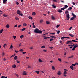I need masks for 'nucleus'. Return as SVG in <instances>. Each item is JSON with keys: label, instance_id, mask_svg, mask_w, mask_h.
Returning <instances> with one entry per match:
<instances>
[{"label": "nucleus", "instance_id": "1", "mask_svg": "<svg viewBox=\"0 0 78 78\" xmlns=\"http://www.w3.org/2000/svg\"><path fill=\"white\" fill-rule=\"evenodd\" d=\"M66 41V42H66V44H73V45H71V46H72V47H74V44H73V43H72V41Z\"/></svg>", "mask_w": 78, "mask_h": 78}, {"label": "nucleus", "instance_id": "2", "mask_svg": "<svg viewBox=\"0 0 78 78\" xmlns=\"http://www.w3.org/2000/svg\"><path fill=\"white\" fill-rule=\"evenodd\" d=\"M17 14H19L20 16H23V14H22V13L21 11H20V10H17Z\"/></svg>", "mask_w": 78, "mask_h": 78}, {"label": "nucleus", "instance_id": "3", "mask_svg": "<svg viewBox=\"0 0 78 78\" xmlns=\"http://www.w3.org/2000/svg\"><path fill=\"white\" fill-rule=\"evenodd\" d=\"M39 30V29H37V28L34 30V33H38Z\"/></svg>", "mask_w": 78, "mask_h": 78}, {"label": "nucleus", "instance_id": "4", "mask_svg": "<svg viewBox=\"0 0 78 78\" xmlns=\"http://www.w3.org/2000/svg\"><path fill=\"white\" fill-rule=\"evenodd\" d=\"M66 17L67 20H69V19H70V15H69V14L66 15Z\"/></svg>", "mask_w": 78, "mask_h": 78}, {"label": "nucleus", "instance_id": "5", "mask_svg": "<svg viewBox=\"0 0 78 78\" xmlns=\"http://www.w3.org/2000/svg\"><path fill=\"white\" fill-rule=\"evenodd\" d=\"M64 74L66 75V74H67V73L66 72H67V71H68V70L66 69H64Z\"/></svg>", "mask_w": 78, "mask_h": 78}, {"label": "nucleus", "instance_id": "6", "mask_svg": "<svg viewBox=\"0 0 78 78\" xmlns=\"http://www.w3.org/2000/svg\"><path fill=\"white\" fill-rule=\"evenodd\" d=\"M70 39V37H61V39H62V40H64V39Z\"/></svg>", "mask_w": 78, "mask_h": 78}, {"label": "nucleus", "instance_id": "7", "mask_svg": "<svg viewBox=\"0 0 78 78\" xmlns=\"http://www.w3.org/2000/svg\"><path fill=\"white\" fill-rule=\"evenodd\" d=\"M61 72L60 71H59L57 73V75H61Z\"/></svg>", "mask_w": 78, "mask_h": 78}, {"label": "nucleus", "instance_id": "8", "mask_svg": "<svg viewBox=\"0 0 78 78\" xmlns=\"http://www.w3.org/2000/svg\"><path fill=\"white\" fill-rule=\"evenodd\" d=\"M72 14L73 16V17H74V18H76V15H75V14H74V13H72Z\"/></svg>", "mask_w": 78, "mask_h": 78}, {"label": "nucleus", "instance_id": "9", "mask_svg": "<svg viewBox=\"0 0 78 78\" xmlns=\"http://www.w3.org/2000/svg\"><path fill=\"white\" fill-rule=\"evenodd\" d=\"M69 67L71 69H72V70H73V69H74L73 66L72 65L70 66Z\"/></svg>", "mask_w": 78, "mask_h": 78}, {"label": "nucleus", "instance_id": "10", "mask_svg": "<svg viewBox=\"0 0 78 78\" xmlns=\"http://www.w3.org/2000/svg\"><path fill=\"white\" fill-rule=\"evenodd\" d=\"M6 2H7V0H3V3L4 4H5Z\"/></svg>", "mask_w": 78, "mask_h": 78}, {"label": "nucleus", "instance_id": "11", "mask_svg": "<svg viewBox=\"0 0 78 78\" xmlns=\"http://www.w3.org/2000/svg\"><path fill=\"white\" fill-rule=\"evenodd\" d=\"M38 33H39L40 34H41V33H42V31L39 30Z\"/></svg>", "mask_w": 78, "mask_h": 78}, {"label": "nucleus", "instance_id": "12", "mask_svg": "<svg viewBox=\"0 0 78 78\" xmlns=\"http://www.w3.org/2000/svg\"><path fill=\"white\" fill-rule=\"evenodd\" d=\"M15 60H17V56H15L14 58Z\"/></svg>", "mask_w": 78, "mask_h": 78}, {"label": "nucleus", "instance_id": "13", "mask_svg": "<svg viewBox=\"0 0 78 78\" xmlns=\"http://www.w3.org/2000/svg\"><path fill=\"white\" fill-rule=\"evenodd\" d=\"M58 12H62V11L59 9L58 10Z\"/></svg>", "mask_w": 78, "mask_h": 78}, {"label": "nucleus", "instance_id": "14", "mask_svg": "<svg viewBox=\"0 0 78 78\" xmlns=\"http://www.w3.org/2000/svg\"><path fill=\"white\" fill-rule=\"evenodd\" d=\"M51 19H53V20H55V18L53 16H52Z\"/></svg>", "mask_w": 78, "mask_h": 78}, {"label": "nucleus", "instance_id": "15", "mask_svg": "<svg viewBox=\"0 0 78 78\" xmlns=\"http://www.w3.org/2000/svg\"><path fill=\"white\" fill-rule=\"evenodd\" d=\"M1 78H7V76L5 77V76H1Z\"/></svg>", "mask_w": 78, "mask_h": 78}, {"label": "nucleus", "instance_id": "16", "mask_svg": "<svg viewBox=\"0 0 78 78\" xmlns=\"http://www.w3.org/2000/svg\"><path fill=\"white\" fill-rule=\"evenodd\" d=\"M32 15L33 16H35V15H36V13L34 12H33L32 13Z\"/></svg>", "mask_w": 78, "mask_h": 78}, {"label": "nucleus", "instance_id": "17", "mask_svg": "<svg viewBox=\"0 0 78 78\" xmlns=\"http://www.w3.org/2000/svg\"><path fill=\"white\" fill-rule=\"evenodd\" d=\"M3 16L4 17H8V15H6V14H5V13H4V14H3Z\"/></svg>", "mask_w": 78, "mask_h": 78}, {"label": "nucleus", "instance_id": "18", "mask_svg": "<svg viewBox=\"0 0 78 78\" xmlns=\"http://www.w3.org/2000/svg\"><path fill=\"white\" fill-rule=\"evenodd\" d=\"M6 27L8 28H9V24H7L6 26Z\"/></svg>", "mask_w": 78, "mask_h": 78}, {"label": "nucleus", "instance_id": "19", "mask_svg": "<svg viewBox=\"0 0 78 78\" xmlns=\"http://www.w3.org/2000/svg\"><path fill=\"white\" fill-rule=\"evenodd\" d=\"M12 67L13 68H16V65H13L12 66Z\"/></svg>", "mask_w": 78, "mask_h": 78}, {"label": "nucleus", "instance_id": "20", "mask_svg": "<svg viewBox=\"0 0 78 78\" xmlns=\"http://www.w3.org/2000/svg\"><path fill=\"white\" fill-rule=\"evenodd\" d=\"M75 18H74V17H72L70 19V20H74V19H75Z\"/></svg>", "mask_w": 78, "mask_h": 78}, {"label": "nucleus", "instance_id": "21", "mask_svg": "<svg viewBox=\"0 0 78 78\" xmlns=\"http://www.w3.org/2000/svg\"><path fill=\"white\" fill-rule=\"evenodd\" d=\"M23 26H24V27H26L27 25V24L25 23H24L23 24Z\"/></svg>", "mask_w": 78, "mask_h": 78}, {"label": "nucleus", "instance_id": "22", "mask_svg": "<svg viewBox=\"0 0 78 78\" xmlns=\"http://www.w3.org/2000/svg\"><path fill=\"white\" fill-rule=\"evenodd\" d=\"M49 36L50 37H52V38H55V36L52 35V36Z\"/></svg>", "mask_w": 78, "mask_h": 78}, {"label": "nucleus", "instance_id": "23", "mask_svg": "<svg viewBox=\"0 0 78 78\" xmlns=\"http://www.w3.org/2000/svg\"><path fill=\"white\" fill-rule=\"evenodd\" d=\"M3 29H2L0 30V34L2 33L3 32Z\"/></svg>", "mask_w": 78, "mask_h": 78}, {"label": "nucleus", "instance_id": "24", "mask_svg": "<svg viewBox=\"0 0 78 78\" xmlns=\"http://www.w3.org/2000/svg\"><path fill=\"white\" fill-rule=\"evenodd\" d=\"M74 47H78V44H74Z\"/></svg>", "mask_w": 78, "mask_h": 78}, {"label": "nucleus", "instance_id": "25", "mask_svg": "<svg viewBox=\"0 0 78 78\" xmlns=\"http://www.w3.org/2000/svg\"><path fill=\"white\" fill-rule=\"evenodd\" d=\"M64 7L65 8H66V9H67V8H68V6L67 5H65Z\"/></svg>", "mask_w": 78, "mask_h": 78}, {"label": "nucleus", "instance_id": "26", "mask_svg": "<svg viewBox=\"0 0 78 78\" xmlns=\"http://www.w3.org/2000/svg\"><path fill=\"white\" fill-rule=\"evenodd\" d=\"M60 9H61V10H64V9H66V8H65V7H63V8H61Z\"/></svg>", "mask_w": 78, "mask_h": 78}, {"label": "nucleus", "instance_id": "27", "mask_svg": "<svg viewBox=\"0 0 78 78\" xmlns=\"http://www.w3.org/2000/svg\"><path fill=\"white\" fill-rule=\"evenodd\" d=\"M23 37H24V36H23V35H22L20 36V38L22 39Z\"/></svg>", "mask_w": 78, "mask_h": 78}, {"label": "nucleus", "instance_id": "28", "mask_svg": "<svg viewBox=\"0 0 78 78\" xmlns=\"http://www.w3.org/2000/svg\"><path fill=\"white\" fill-rule=\"evenodd\" d=\"M28 18L29 19H31V20H32V19H33V18L31 16H29Z\"/></svg>", "mask_w": 78, "mask_h": 78}, {"label": "nucleus", "instance_id": "29", "mask_svg": "<svg viewBox=\"0 0 78 78\" xmlns=\"http://www.w3.org/2000/svg\"><path fill=\"white\" fill-rule=\"evenodd\" d=\"M72 9V7H69L68 9V10H71Z\"/></svg>", "mask_w": 78, "mask_h": 78}, {"label": "nucleus", "instance_id": "30", "mask_svg": "<svg viewBox=\"0 0 78 78\" xmlns=\"http://www.w3.org/2000/svg\"><path fill=\"white\" fill-rule=\"evenodd\" d=\"M55 33H50V34H51V35H54V34H55Z\"/></svg>", "mask_w": 78, "mask_h": 78}, {"label": "nucleus", "instance_id": "31", "mask_svg": "<svg viewBox=\"0 0 78 78\" xmlns=\"http://www.w3.org/2000/svg\"><path fill=\"white\" fill-rule=\"evenodd\" d=\"M6 45H7V44H5L4 45H3V47L4 48H5V47H6Z\"/></svg>", "mask_w": 78, "mask_h": 78}, {"label": "nucleus", "instance_id": "32", "mask_svg": "<svg viewBox=\"0 0 78 78\" xmlns=\"http://www.w3.org/2000/svg\"><path fill=\"white\" fill-rule=\"evenodd\" d=\"M65 14H69V11L67 10L66 11Z\"/></svg>", "mask_w": 78, "mask_h": 78}, {"label": "nucleus", "instance_id": "33", "mask_svg": "<svg viewBox=\"0 0 78 78\" xmlns=\"http://www.w3.org/2000/svg\"><path fill=\"white\" fill-rule=\"evenodd\" d=\"M35 72L36 73H37V74H39V71H35Z\"/></svg>", "mask_w": 78, "mask_h": 78}, {"label": "nucleus", "instance_id": "34", "mask_svg": "<svg viewBox=\"0 0 78 78\" xmlns=\"http://www.w3.org/2000/svg\"><path fill=\"white\" fill-rule=\"evenodd\" d=\"M58 61H60V62H61V61H62L61 59V58H58Z\"/></svg>", "mask_w": 78, "mask_h": 78}, {"label": "nucleus", "instance_id": "35", "mask_svg": "<svg viewBox=\"0 0 78 78\" xmlns=\"http://www.w3.org/2000/svg\"><path fill=\"white\" fill-rule=\"evenodd\" d=\"M46 23L47 24H48V25L50 24V22L48 21H47Z\"/></svg>", "mask_w": 78, "mask_h": 78}, {"label": "nucleus", "instance_id": "36", "mask_svg": "<svg viewBox=\"0 0 78 78\" xmlns=\"http://www.w3.org/2000/svg\"><path fill=\"white\" fill-rule=\"evenodd\" d=\"M13 47V46H12V45L11 44L10 47V48L11 49Z\"/></svg>", "mask_w": 78, "mask_h": 78}, {"label": "nucleus", "instance_id": "37", "mask_svg": "<svg viewBox=\"0 0 78 78\" xmlns=\"http://www.w3.org/2000/svg\"><path fill=\"white\" fill-rule=\"evenodd\" d=\"M69 35L70 36H71V37H73V36H74V35H72V34H69Z\"/></svg>", "mask_w": 78, "mask_h": 78}, {"label": "nucleus", "instance_id": "38", "mask_svg": "<svg viewBox=\"0 0 78 78\" xmlns=\"http://www.w3.org/2000/svg\"><path fill=\"white\" fill-rule=\"evenodd\" d=\"M16 20H19V18L18 17H16L15 18Z\"/></svg>", "mask_w": 78, "mask_h": 78}, {"label": "nucleus", "instance_id": "39", "mask_svg": "<svg viewBox=\"0 0 78 78\" xmlns=\"http://www.w3.org/2000/svg\"><path fill=\"white\" fill-rule=\"evenodd\" d=\"M39 62H42V60H41V59L40 58L39 59Z\"/></svg>", "mask_w": 78, "mask_h": 78}, {"label": "nucleus", "instance_id": "40", "mask_svg": "<svg viewBox=\"0 0 78 78\" xmlns=\"http://www.w3.org/2000/svg\"><path fill=\"white\" fill-rule=\"evenodd\" d=\"M52 69H53V70H55V68L54 66H52Z\"/></svg>", "mask_w": 78, "mask_h": 78}, {"label": "nucleus", "instance_id": "41", "mask_svg": "<svg viewBox=\"0 0 78 78\" xmlns=\"http://www.w3.org/2000/svg\"><path fill=\"white\" fill-rule=\"evenodd\" d=\"M72 41L74 42H78V41L74 40H72Z\"/></svg>", "mask_w": 78, "mask_h": 78}, {"label": "nucleus", "instance_id": "42", "mask_svg": "<svg viewBox=\"0 0 78 78\" xmlns=\"http://www.w3.org/2000/svg\"><path fill=\"white\" fill-rule=\"evenodd\" d=\"M23 75H27V73L25 72V71H24L23 72Z\"/></svg>", "mask_w": 78, "mask_h": 78}, {"label": "nucleus", "instance_id": "43", "mask_svg": "<svg viewBox=\"0 0 78 78\" xmlns=\"http://www.w3.org/2000/svg\"><path fill=\"white\" fill-rule=\"evenodd\" d=\"M41 48H45V46H43L42 47H41Z\"/></svg>", "mask_w": 78, "mask_h": 78}, {"label": "nucleus", "instance_id": "44", "mask_svg": "<svg viewBox=\"0 0 78 78\" xmlns=\"http://www.w3.org/2000/svg\"><path fill=\"white\" fill-rule=\"evenodd\" d=\"M52 6L53 7V8H56V6L54 5H52Z\"/></svg>", "mask_w": 78, "mask_h": 78}, {"label": "nucleus", "instance_id": "45", "mask_svg": "<svg viewBox=\"0 0 78 78\" xmlns=\"http://www.w3.org/2000/svg\"><path fill=\"white\" fill-rule=\"evenodd\" d=\"M59 26H60V25H57L56 26L57 28H58L59 27Z\"/></svg>", "mask_w": 78, "mask_h": 78}, {"label": "nucleus", "instance_id": "46", "mask_svg": "<svg viewBox=\"0 0 78 78\" xmlns=\"http://www.w3.org/2000/svg\"><path fill=\"white\" fill-rule=\"evenodd\" d=\"M20 51L22 52V51H23V50L22 49H21L20 50Z\"/></svg>", "mask_w": 78, "mask_h": 78}, {"label": "nucleus", "instance_id": "47", "mask_svg": "<svg viewBox=\"0 0 78 78\" xmlns=\"http://www.w3.org/2000/svg\"><path fill=\"white\" fill-rule=\"evenodd\" d=\"M43 20H40V23H42V22H43Z\"/></svg>", "mask_w": 78, "mask_h": 78}, {"label": "nucleus", "instance_id": "48", "mask_svg": "<svg viewBox=\"0 0 78 78\" xmlns=\"http://www.w3.org/2000/svg\"><path fill=\"white\" fill-rule=\"evenodd\" d=\"M13 37L14 39H15L16 38V36H13Z\"/></svg>", "mask_w": 78, "mask_h": 78}, {"label": "nucleus", "instance_id": "49", "mask_svg": "<svg viewBox=\"0 0 78 78\" xmlns=\"http://www.w3.org/2000/svg\"><path fill=\"white\" fill-rule=\"evenodd\" d=\"M75 48H76V47H73L72 49V50H75Z\"/></svg>", "mask_w": 78, "mask_h": 78}, {"label": "nucleus", "instance_id": "50", "mask_svg": "<svg viewBox=\"0 0 78 78\" xmlns=\"http://www.w3.org/2000/svg\"><path fill=\"white\" fill-rule=\"evenodd\" d=\"M16 62L17 63H20V61H19L18 60H16Z\"/></svg>", "mask_w": 78, "mask_h": 78}, {"label": "nucleus", "instance_id": "51", "mask_svg": "<svg viewBox=\"0 0 78 78\" xmlns=\"http://www.w3.org/2000/svg\"><path fill=\"white\" fill-rule=\"evenodd\" d=\"M2 56H4L5 55V53L2 52Z\"/></svg>", "mask_w": 78, "mask_h": 78}, {"label": "nucleus", "instance_id": "52", "mask_svg": "<svg viewBox=\"0 0 78 78\" xmlns=\"http://www.w3.org/2000/svg\"><path fill=\"white\" fill-rule=\"evenodd\" d=\"M54 39L53 38H51L50 39V41H53Z\"/></svg>", "mask_w": 78, "mask_h": 78}, {"label": "nucleus", "instance_id": "53", "mask_svg": "<svg viewBox=\"0 0 78 78\" xmlns=\"http://www.w3.org/2000/svg\"><path fill=\"white\" fill-rule=\"evenodd\" d=\"M25 29H26V28H24L22 29V31H25Z\"/></svg>", "mask_w": 78, "mask_h": 78}, {"label": "nucleus", "instance_id": "54", "mask_svg": "<svg viewBox=\"0 0 78 78\" xmlns=\"http://www.w3.org/2000/svg\"><path fill=\"white\" fill-rule=\"evenodd\" d=\"M72 66H76V64H72Z\"/></svg>", "mask_w": 78, "mask_h": 78}, {"label": "nucleus", "instance_id": "55", "mask_svg": "<svg viewBox=\"0 0 78 78\" xmlns=\"http://www.w3.org/2000/svg\"><path fill=\"white\" fill-rule=\"evenodd\" d=\"M73 55H72V56L70 57H69V58H73Z\"/></svg>", "mask_w": 78, "mask_h": 78}, {"label": "nucleus", "instance_id": "56", "mask_svg": "<svg viewBox=\"0 0 78 78\" xmlns=\"http://www.w3.org/2000/svg\"><path fill=\"white\" fill-rule=\"evenodd\" d=\"M59 33H60V31L58 30V31H57V34H59Z\"/></svg>", "mask_w": 78, "mask_h": 78}, {"label": "nucleus", "instance_id": "57", "mask_svg": "<svg viewBox=\"0 0 78 78\" xmlns=\"http://www.w3.org/2000/svg\"><path fill=\"white\" fill-rule=\"evenodd\" d=\"M30 50H32V49H33V47H31L30 48Z\"/></svg>", "mask_w": 78, "mask_h": 78}, {"label": "nucleus", "instance_id": "58", "mask_svg": "<svg viewBox=\"0 0 78 78\" xmlns=\"http://www.w3.org/2000/svg\"><path fill=\"white\" fill-rule=\"evenodd\" d=\"M15 52H16V53H18L19 52V51H16V50H15Z\"/></svg>", "mask_w": 78, "mask_h": 78}, {"label": "nucleus", "instance_id": "59", "mask_svg": "<svg viewBox=\"0 0 78 78\" xmlns=\"http://www.w3.org/2000/svg\"><path fill=\"white\" fill-rule=\"evenodd\" d=\"M44 51V52H46V51H47L46 50H43Z\"/></svg>", "mask_w": 78, "mask_h": 78}, {"label": "nucleus", "instance_id": "60", "mask_svg": "<svg viewBox=\"0 0 78 78\" xmlns=\"http://www.w3.org/2000/svg\"><path fill=\"white\" fill-rule=\"evenodd\" d=\"M19 4V3L18 2H16V5H18Z\"/></svg>", "mask_w": 78, "mask_h": 78}, {"label": "nucleus", "instance_id": "61", "mask_svg": "<svg viewBox=\"0 0 78 78\" xmlns=\"http://www.w3.org/2000/svg\"><path fill=\"white\" fill-rule=\"evenodd\" d=\"M21 26H22V25H18V28H19L20 27H21Z\"/></svg>", "mask_w": 78, "mask_h": 78}, {"label": "nucleus", "instance_id": "62", "mask_svg": "<svg viewBox=\"0 0 78 78\" xmlns=\"http://www.w3.org/2000/svg\"><path fill=\"white\" fill-rule=\"evenodd\" d=\"M48 38V37H46L45 38H44V39H47Z\"/></svg>", "mask_w": 78, "mask_h": 78}, {"label": "nucleus", "instance_id": "63", "mask_svg": "<svg viewBox=\"0 0 78 78\" xmlns=\"http://www.w3.org/2000/svg\"><path fill=\"white\" fill-rule=\"evenodd\" d=\"M17 27V25L16 24L14 26V27Z\"/></svg>", "mask_w": 78, "mask_h": 78}, {"label": "nucleus", "instance_id": "64", "mask_svg": "<svg viewBox=\"0 0 78 78\" xmlns=\"http://www.w3.org/2000/svg\"><path fill=\"white\" fill-rule=\"evenodd\" d=\"M28 68H29V69H30V68H31V66H28Z\"/></svg>", "mask_w": 78, "mask_h": 78}]
</instances>
